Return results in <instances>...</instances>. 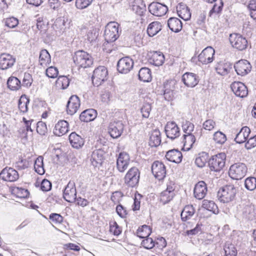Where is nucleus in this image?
I'll list each match as a JSON object with an SVG mask.
<instances>
[{"mask_svg":"<svg viewBox=\"0 0 256 256\" xmlns=\"http://www.w3.org/2000/svg\"><path fill=\"white\" fill-rule=\"evenodd\" d=\"M175 84L174 80H169L164 84V96L166 100L170 101L173 99Z\"/></svg>","mask_w":256,"mask_h":256,"instance_id":"obj_19","label":"nucleus"},{"mask_svg":"<svg viewBox=\"0 0 256 256\" xmlns=\"http://www.w3.org/2000/svg\"><path fill=\"white\" fill-rule=\"evenodd\" d=\"M110 231L115 236H118L122 232L120 228L116 222L110 224Z\"/></svg>","mask_w":256,"mask_h":256,"instance_id":"obj_63","label":"nucleus"},{"mask_svg":"<svg viewBox=\"0 0 256 256\" xmlns=\"http://www.w3.org/2000/svg\"><path fill=\"white\" fill-rule=\"evenodd\" d=\"M226 158L225 154L222 152L212 156L208 161L210 170L214 172L220 171L225 165Z\"/></svg>","mask_w":256,"mask_h":256,"instance_id":"obj_7","label":"nucleus"},{"mask_svg":"<svg viewBox=\"0 0 256 256\" xmlns=\"http://www.w3.org/2000/svg\"><path fill=\"white\" fill-rule=\"evenodd\" d=\"M224 6L222 0H218L214 4L210 12V16H212L214 14H218L221 12Z\"/></svg>","mask_w":256,"mask_h":256,"instance_id":"obj_47","label":"nucleus"},{"mask_svg":"<svg viewBox=\"0 0 256 256\" xmlns=\"http://www.w3.org/2000/svg\"><path fill=\"white\" fill-rule=\"evenodd\" d=\"M18 24V20L14 17L9 18L6 20L5 24L10 28H14Z\"/></svg>","mask_w":256,"mask_h":256,"instance_id":"obj_60","label":"nucleus"},{"mask_svg":"<svg viewBox=\"0 0 256 256\" xmlns=\"http://www.w3.org/2000/svg\"><path fill=\"white\" fill-rule=\"evenodd\" d=\"M234 68L237 74L242 76L247 74L252 68L250 63L246 60H242L236 62Z\"/></svg>","mask_w":256,"mask_h":256,"instance_id":"obj_16","label":"nucleus"},{"mask_svg":"<svg viewBox=\"0 0 256 256\" xmlns=\"http://www.w3.org/2000/svg\"><path fill=\"white\" fill-rule=\"evenodd\" d=\"M12 192L20 198H26L30 194L28 190L18 187H15L12 188Z\"/></svg>","mask_w":256,"mask_h":256,"instance_id":"obj_41","label":"nucleus"},{"mask_svg":"<svg viewBox=\"0 0 256 256\" xmlns=\"http://www.w3.org/2000/svg\"><path fill=\"white\" fill-rule=\"evenodd\" d=\"M32 78L31 74L29 73L25 72L22 80V86L26 87H30L32 82Z\"/></svg>","mask_w":256,"mask_h":256,"instance_id":"obj_59","label":"nucleus"},{"mask_svg":"<svg viewBox=\"0 0 256 256\" xmlns=\"http://www.w3.org/2000/svg\"><path fill=\"white\" fill-rule=\"evenodd\" d=\"M201 226V224H198L194 228L190 230H187L182 234V235L184 236H192L200 233L202 232Z\"/></svg>","mask_w":256,"mask_h":256,"instance_id":"obj_54","label":"nucleus"},{"mask_svg":"<svg viewBox=\"0 0 256 256\" xmlns=\"http://www.w3.org/2000/svg\"><path fill=\"white\" fill-rule=\"evenodd\" d=\"M216 124V122L212 120H206L202 124V128L206 130H212Z\"/></svg>","mask_w":256,"mask_h":256,"instance_id":"obj_62","label":"nucleus"},{"mask_svg":"<svg viewBox=\"0 0 256 256\" xmlns=\"http://www.w3.org/2000/svg\"><path fill=\"white\" fill-rule=\"evenodd\" d=\"M196 141L194 135L192 134H185L183 136L184 147L186 150H189Z\"/></svg>","mask_w":256,"mask_h":256,"instance_id":"obj_37","label":"nucleus"},{"mask_svg":"<svg viewBox=\"0 0 256 256\" xmlns=\"http://www.w3.org/2000/svg\"><path fill=\"white\" fill-rule=\"evenodd\" d=\"M246 188L250 190H253L256 188V178L250 177L246 179L244 182Z\"/></svg>","mask_w":256,"mask_h":256,"instance_id":"obj_50","label":"nucleus"},{"mask_svg":"<svg viewBox=\"0 0 256 256\" xmlns=\"http://www.w3.org/2000/svg\"><path fill=\"white\" fill-rule=\"evenodd\" d=\"M69 140L72 146L76 148H79L84 144L83 138L74 132L69 136Z\"/></svg>","mask_w":256,"mask_h":256,"instance_id":"obj_32","label":"nucleus"},{"mask_svg":"<svg viewBox=\"0 0 256 256\" xmlns=\"http://www.w3.org/2000/svg\"><path fill=\"white\" fill-rule=\"evenodd\" d=\"M58 70L54 66H50L46 70V76L50 78H55L58 75Z\"/></svg>","mask_w":256,"mask_h":256,"instance_id":"obj_61","label":"nucleus"},{"mask_svg":"<svg viewBox=\"0 0 256 256\" xmlns=\"http://www.w3.org/2000/svg\"><path fill=\"white\" fill-rule=\"evenodd\" d=\"M214 50L211 46L205 48L198 56V61L202 64H207L214 60Z\"/></svg>","mask_w":256,"mask_h":256,"instance_id":"obj_13","label":"nucleus"},{"mask_svg":"<svg viewBox=\"0 0 256 256\" xmlns=\"http://www.w3.org/2000/svg\"><path fill=\"white\" fill-rule=\"evenodd\" d=\"M73 60L74 64L79 68H86L90 66L93 64L92 56L83 50L76 52Z\"/></svg>","mask_w":256,"mask_h":256,"instance_id":"obj_2","label":"nucleus"},{"mask_svg":"<svg viewBox=\"0 0 256 256\" xmlns=\"http://www.w3.org/2000/svg\"><path fill=\"white\" fill-rule=\"evenodd\" d=\"M208 156L206 152H202L198 156L195 160L196 164L200 167H204L208 162Z\"/></svg>","mask_w":256,"mask_h":256,"instance_id":"obj_43","label":"nucleus"},{"mask_svg":"<svg viewBox=\"0 0 256 256\" xmlns=\"http://www.w3.org/2000/svg\"><path fill=\"white\" fill-rule=\"evenodd\" d=\"M232 64L228 62H220L216 67L217 73L221 76H226L232 70Z\"/></svg>","mask_w":256,"mask_h":256,"instance_id":"obj_35","label":"nucleus"},{"mask_svg":"<svg viewBox=\"0 0 256 256\" xmlns=\"http://www.w3.org/2000/svg\"><path fill=\"white\" fill-rule=\"evenodd\" d=\"M15 62V58L12 55L2 54L0 56V68L4 70L11 68Z\"/></svg>","mask_w":256,"mask_h":256,"instance_id":"obj_24","label":"nucleus"},{"mask_svg":"<svg viewBox=\"0 0 256 256\" xmlns=\"http://www.w3.org/2000/svg\"><path fill=\"white\" fill-rule=\"evenodd\" d=\"M247 167L244 163L238 162L232 165L228 174L231 178L234 180H241L247 172Z\"/></svg>","mask_w":256,"mask_h":256,"instance_id":"obj_6","label":"nucleus"},{"mask_svg":"<svg viewBox=\"0 0 256 256\" xmlns=\"http://www.w3.org/2000/svg\"><path fill=\"white\" fill-rule=\"evenodd\" d=\"M140 178V172L138 169L136 167H132L124 177V184L128 188H136L138 186Z\"/></svg>","mask_w":256,"mask_h":256,"instance_id":"obj_4","label":"nucleus"},{"mask_svg":"<svg viewBox=\"0 0 256 256\" xmlns=\"http://www.w3.org/2000/svg\"><path fill=\"white\" fill-rule=\"evenodd\" d=\"M174 182L168 180L166 184H163L161 192V202L166 204L170 201L174 196Z\"/></svg>","mask_w":256,"mask_h":256,"instance_id":"obj_10","label":"nucleus"},{"mask_svg":"<svg viewBox=\"0 0 256 256\" xmlns=\"http://www.w3.org/2000/svg\"><path fill=\"white\" fill-rule=\"evenodd\" d=\"M104 152L100 149L94 150L91 155L90 161L94 166L102 164L104 160Z\"/></svg>","mask_w":256,"mask_h":256,"instance_id":"obj_28","label":"nucleus"},{"mask_svg":"<svg viewBox=\"0 0 256 256\" xmlns=\"http://www.w3.org/2000/svg\"><path fill=\"white\" fill-rule=\"evenodd\" d=\"M130 163L129 155L126 152H120L116 161V168L120 172H124L128 168Z\"/></svg>","mask_w":256,"mask_h":256,"instance_id":"obj_18","label":"nucleus"},{"mask_svg":"<svg viewBox=\"0 0 256 256\" xmlns=\"http://www.w3.org/2000/svg\"><path fill=\"white\" fill-rule=\"evenodd\" d=\"M236 193V190L234 185H226L221 188L218 192L219 200L224 203L232 200Z\"/></svg>","mask_w":256,"mask_h":256,"instance_id":"obj_5","label":"nucleus"},{"mask_svg":"<svg viewBox=\"0 0 256 256\" xmlns=\"http://www.w3.org/2000/svg\"><path fill=\"white\" fill-rule=\"evenodd\" d=\"M229 40L232 46L239 50H245L248 46V41L246 38L238 34H230Z\"/></svg>","mask_w":256,"mask_h":256,"instance_id":"obj_9","label":"nucleus"},{"mask_svg":"<svg viewBox=\"0 0 256 256\" xmlns=\"http://www.w3.org/2000/svg\"><path fill=\"white\" fill-rule=\"evenodd\" d=\"M250 133V128L248 126H244L236 134L234 140L238 144L243 143L246 140Z\"/></svg>","mask_w":256,"mask_h":256,"instance_id":"obj_29","label":"nucleus"},{"mask_svg":"<svg viewBox=\"0 0 256 256\" xmlns=\"http://www.w3.org/2000/svg\"><path fill=\"white\" fill-rule=\"evenodd\" d=\"M149 145L151 147H157L160 145V131L154 130L150 138Z\"/></svg>","mask_w":256,"mask_h":256,"instance_id":"obj_36","label":"nucleus"},{"mask_svg":"<svg viewBox=\"0 0 256 256\" xmlns=\"http://www.w3.org/2000/svg\"><path fill=\"white\" fill-rule=\"evenodd\" d=\"M207 192L206 184L204 181L198 182L194 186V197L198 200H202Z\"/></svg>","mask_w":256,"mask_h":256,"instance_id":"obj_23","label":"nucleus"},{"mask_svg":"<svg viewBox=\"0 0 256 256\" xmlns=\"http://www.w3.org/2000/svg\"><path fill=\"white\" fill-rule=\"evenodd\" d=\"M0 178L8 182H14L19 178L18 172L10 167H6L0 172Z\"/></svg>","mask_w":256,"mask_h":256,"instance_id":"obj_11","label":"nucleus"},{"mask_svg":"<svg viewBox=\"0 0 256 256\" xmlns=\"http://www.w3.org/2000/svg\"><path fill=\"white\" fill-rule=\"evenodd\" d=\"M150 110V104L148 103L144 104L141 108V112L142 116L145 118H148L149 116Z\"/></svg>","mask_w":256,"mask_h":256,"instance_id":"obj_64","label":"nucleus"},{"mask_svg":"<svg viewBox=\"0 0 256 256\" xmlns=\"http://www.w3.org/2000/svg\"><path fill=\"white\" fill-rule=\"evenodd\" d=\"M68 131V124L64 120H61L55 125L54 133L55 135L60 136Z\"/></svg>","mask_w":256,"mask_h":256,"instance_id":"obj_25","label":"nucleus"},{"mask_svg":"<svg viewBox=\"0 0 256 256\" xmlns=\"http://www.w3.org/2000/svg\"><path fill=\"white\" fill-rule=\"evenodd\" d=\"M36 125V132L40 135H44L47 132V127L44 122H38Z\"/></svg>","mask_w":256,"mask_h":256,"instance_id":"obj_58","label":"nucleus"},{"mask_svg":"<svg viewBox=\"0 0 256 256\" xmlns=\"http://www.w3.org/2000/svg\"><path fill=\"white\" fill-rule=\"evenodd\" d=\"M182 129L186 134H192L194 130V124L189 121L186 120L182 122Z\"/></svg>","mask_w":256,"mask_h":256,"instance_id":"obj_57","label":"nucleus"},{"mask_svg":"<svg viewBox=\"0 0 256 256\" xmlns=\"http://www.w3.org/2000/svg\"><path fill=\"white\" fill-rule=\"evenodd\" d=\"M108 71L104 66H100L96 68L92 76V81L94 86H98L107 80Z\"/></svg>","mask_w":256,"mask_h":256,"instance_id":"obj_8","label":"nucleus"},{"mask_svg":"<svg viewBox=\"0 0 256 256\" xmlns=\"http://www.w3.org/2000/svg\"><path fill=\"white\" fill-rule=\"evenodd\" d=\"M165 157L170 162L180 163L182 162V156L180 151L176 150H172L166 153Z\"/></svg>","mask_w":256,"mask_h":256,"instance_id":"obj_27","label":"nucleus"},{"mask_svg":"<svg viewBox=\"0 0 256 256\" xmlns=\"http://www.w3.org/2000/svg\"><path fill=\"white\" fill-rule=\"evenodd\" d=\"M56 84L62 86V89L66 88L70 84V80L65 76H60L56 82Z\"/></svg>","mask_w":256,"mask_h":256,"instance_id":"obj_55","label":"nucleus"},{"mask_svg":"<svg viewBox=\"0 0 256 256\" xmlns=\"http://www.w3.org/2000/svg\"><path fill=\"white\" fill-rule=\"evenodd\" d=\"M158 22H154L150 24L147 29L149 36H153L160 31V24Z\"/></svg>","mask_w":256,"mask_h":256,"instance_id":"obj_40","label":"nucleus"},{"mask_svg":"<svg viewBox=\"0 0 256 256\" xmlns=\"http://www.w3.org/2000/svg\"><path fill=\"white\" fill-rule=\"evenodd\" d=\"M160 4L158 2H152L148 6L149 12L154 16H160Z\"/></svg>","mask_w":256,"mask_h":256,"instance_id":"obj_52","label":"nucleus"},{"mask_svg":"<svg viewBox=\"0 0 256 256\" xmlns=\"http://www.w3.org/2000/svg\"><path fill=\"white\" fill-rule=\"evenodd\" d=\"M76 191L75 183L74 181H70L66 186L64 192V198L69 202H74L76 200Z\"/></svg>","mask_w":256,"mask_h":256,"instance_id":"obj_15","label":"nucleus"},{"mask_svg":"<svg viewBox=\"0 0 256 256\" xmlns=\"http://www.w3.org/2000/svg\"><path fill=\"white\" fill-rule=\"evenodd\" d=\"M34 168L35 171L39 174H42L44 173L42 156H40L36 160Z\"/></svg>","mask_w":256,"mask_h":256,"instance_id":"obj_45","label":"nucleus"},{"mask_svg":"<svg viewBox=\"0 0 256 256\" xmlns=\"http://www.w3.org/2000/svg\"><path fill=\"white\" fill-rule=\"evenodd\" d=\"M164 131L168 138L173 140L180 136V130L174 122H168L165 126Z\"/></svg>","mask_w":256,"mask_h":256,"instance_id":"obj_21","label":"nucleus"},{"mask_svg":"<svg viewBox=\"0 0 256 256\" xmlns=\"http://www.w3.org/2000/svg\"><path fill=\"white\" fill-rule=\"evenodd\" d=\"M134 61L129 56L124 57L118 61L117 63V70L122 74H128L132 68Z\"/></svg>","mask_w":256,"mask_h":256,"instance_id":"obj_14","label":"nucleus"},{"mask_svg":"<svg viewBox=\"0 0 256 256\" xmlns=\"http://www.w3.org/2000/svg\"><path fill=\"white\" fill-rule=\"evenodd\" d=\"M124 128V125L122 121L114 120L110 123L108 132L112 138H116L122 135Z\"/></svg>","mask_w":256,"mask_h":256,"instance_id":"obj_12","label":"nucleus"},{"mask_svg":"<svg viewBox=\"0 0 256 256\" xmlns=\"http://www.w3.org/2000/svg\"><path fill=\"white\" fill-rule=\"evenodd\" d=\"M30 102V100L25 95H22L18 100V108L22 113L28 112V104Z\"/></svg>","mask_w":256,"mask_h":256,"instance_id":"obj_42","label":"nucleus"},{"mask_svg":"<svg viewBox=\"0 0 256 256\" xmlns=\"http://www.w3.org/2000/svg\"><path fill=\"white\" fill-rule=\"evenodd\" d=\"M40 65H46L50 62V56L48 50H42L40 54Z\"/></svg>","mask_w":256,"mask_h":256,"instance_id":"obj_44","label":"nucleus"},{"mask_svg":"<svg viewBox=\"0 0 256 256\" xmlns=\"http://www.w3.org/2000/svg\"><path fill=\"white\" fill-rule=\"evenodd\" d=\"M199 80L198 76L192 72H186L182 76V81L188 87H194L198 83Z\"/></svg>","mask_w":256,"mask_h":256,"instance_id":"obj_22","label":"nucleus"},{"mask_svg":"<svg viewBox=\"0 0 256 256\" xmlns=\"http://www.w3.org/2000/svg\"><path fill=\"white\" fill-rule=\"evenodd\" d=\"M98 32L96 30L92 28L88 30L86 34V39L90 42H92L96 40L98 36Z\"/></svg>","mask_w":256,"mask_h":256,"instance_id":"obj_53","label":"nucleus"},{"mask_svg":"<svg viewBox=\"0 0 256 256\" xmlns=\"http://www.w3.org/2000/svg\"><path fill=\"white\" fill-rule=\"evenodd\" d=\"M176 11L179 17L184 20H188L191 17L190 9L184 4L180 3L176 7Z\"/></svg>","mask_w":256,"mask_h":256,"instance_id":"obj_26","label":"nucleus"},{"mask_svg":"<svg viewBox=\"0 0 256 256\" xmlns=\"http://www.w3.org/2000/svg\"><path fill=\"white\" fill-rule=\"evenodd\" d=\"M195 210L192 205H187L183 208L180 216L182 222L190 220L194 214Z\"/></svg>","mask_w":256,"mask_h":256,"instance_id":"obj_33","label":"nucleus"},{"mask_svg":"<svg viewBox=\"0 0 256 256\" xmlns=\"http://www.w3.org/2000/svg\"><path fill=\"white\" fill-rule=\"evenodd\" d=\"M168 26L174 32H180L182 28L181 20L176 18H170L168 20Z\"/></svg>","mask_w":256,"mask_h":256,"instance_id":"obj_31","label":"nucleus"},{"mask_svg":"<svg viewBox=\"0 0 256 256\" xmlns=\"http://www.w3.org/2000/svg\"><path fill=\"white\" fill-rule=\"evenodd\" d=\"M151 171L154 177L158 181H160V162L158 160L154 161L151 166Z\"/></svg>","mask_w":256,"mask_h":256,"instance_id":"obj_48","label":"nucleus"},{"mask_svg":"<svg viewBox=\"0 0 256 256\" xmlns=\"http://www.w3.org/2000/svg\"><path fill=\"white\" fill-rule=\"evenodd\" d=\"M213 139L216 143L222 144L226 142V137L224 133L218 131L214 134Z\"/></svg>","mask_w":256,"mask_h":256,"instance_id":"obj_49","label":"nucleus"},{"mask_svg":"<svg viewBox=\"0 0 256 256\" xmlns=\"http://www.w3.org/2000/svg\"><path fill=\"white\" fill-rule=\"evenodd\" d=\"M8 87L12 90H18L21 86L20 81L16 77L10 76L7 82Z\"/></svg>","mask_w":256,"mask_h":256,"instance_id":"obj_38","label":"nucleus"},{"mask_svg":"<svg viewBox=\"0 0 256 256\" xmlns=\"http://www.w3.org/2000/svg\"><path fill=\"white\" fill-rule=\"evenodd\" d=\"M240 214L246 220H256V206L250 202H242L238 207Z\"/></svg>","mask_w":256,"mask_h":256,"instance_id":"obj_1","label":"nucleus"},{"mask_svg":"<svg viewBox=\"0 0 256 256\" xmlns=\"http://www.w3.org/2000/svg\"><path fill=\"white\" fill-rule=\"evenodd\" d=\"M202 207L214 214L218 213V208L214 201L204 200L203 201Z\"/></svg>","mask_w":256,"mask_h":256,"instance_id":"obj_39","label":"nucleus"},{"mask_svg":"<svg viewBox=\"0 0 256 256\" xmlns=\"http://www.w3.org/2000/svg\"><path fill=\"white\" fill-rule=\"evenodd\" d=\"M136 233L137 236L140 238H147L150 233V228L146 225H144L138 229Z\"/></svg>","mask_w":256,"mask_h":256,"instance_id":"obj_46","label":"nucleus"},{"mask_svg":"<svg viewBox=\"0 0 256 256\" xmlns=\"http://www.w3.org/2000/svg\"><path fill=\"white\" fill-rule=\"evenodd\" d=\"M92 2V0H76L75 4L77 8L82 10L88 7Z\"/></svg>","mask_w":256,"mask_h":256,"instance_id":"obj_56","label":"nucleus"},{"mask_svg":"<svg viewBox=\"0 0 256 256\" xmlns=\"http://www.w3.org/2000/svg\"><path fill=\"white\" fill-rule=\"evenodd\" d=\"M138 76L140 80L144 82H150L152 79L151 71L146 67L142 68L140 70Z\"/></svg>","mask_w":256,"mask_h":256,"instance_id":"obj_34","label":"nucleus"},{"mask_svg":"<svg viewBox=\"0 0 256 256\" xmlns=\"http://www.w3.org/2000/svg\"><path fill=\"white\" fill-rule=\"evenodd\" d=\"M230 88L233 92L237 96L244 98L248 94L247 87L242 82H234L231 84Z\"/></svg>","mask_w":256,"mask_h":256,"instance_id":"obj_17","label":"nucleus"},{"mask_svg":"<svg viewBox=\"0 0 256 256\" xmlns=\"http://www.w3.org/2000/svg\"><path fill=\"white\" fill-rule=\"evenodd\" d=\"M119 26L120 24L116 22H110L106 24L104 34L106 42H112L118 38L120 36Z\"/></svg>","mask_w":256,"mask_h":256,"instance_id":"obj_3","label":"nucleus"},{"mask_svg":"<svg viewBox=\"0 0 256 256\" xmlns=\"http://www.w3.org/2000/svg\"><path fill=\"white\" fill-rule=\"evenodd\" d=\"M226 256H236L237 250L232 244H226L224 248Z\"/></svg>","mask_w":256,"mask_h":256,"instance_id":"obj_51","label":"nucleus"},{"mask_svg":"<svg viewBox=\"0 0 256 256\" xmlns=\"http://www.w3.org/2000/svg\"><path fill=\"white\" fill-rule=\"evenodd\" d=\"M97 112L94 109H88L82 112L80 116L82 122H89L95 119Z\"/></svg>","mask_w":256,"mask_h":256,"instance_id":"obj_30","label":"nucleus"},{"mask_svg":"<svg viewBox=\"0 0 256 256\" xmlns=\"http://www.w3.org/2000/svg\"><path fill=\"white\" fill-rule=\"evenodd\" d=\"M80 106V100L76 95L72 96L66 104L68 114L72 115L74 114Z\"/></svg>","mask_w":256,"mask_h":256,"instance_id":"obj_20","label":"nucleus"}]
</instances>
